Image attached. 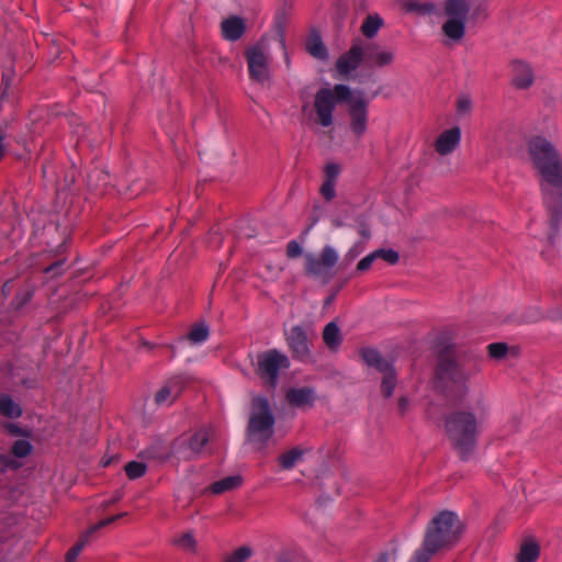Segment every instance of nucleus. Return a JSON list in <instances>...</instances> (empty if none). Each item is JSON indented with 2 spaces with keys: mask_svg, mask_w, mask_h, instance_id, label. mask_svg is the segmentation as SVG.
<instances>
[{
  "mask_svg": "<svg viewBox=\"0 0 562 562\" xmlns=\"http://www.w3.org/2000/svg\"><path fill=\"white\" fill-rule=\"evenodd\" d=\"M490 403L483 395L472 397L468 409L452 412L446 419V431L451 445L461 453L471 452L480 432V426L490 414Z\"/></svg>",
  "mask_w": 562,
  "mask_h": 562,
  "instance_id": "f257e3e1",
  "label": "nucleus"
},
{
  "mask_svg": "<svg viewBox=\"0 0 562 562\" xmlns=\"http://www.w3.org/2000/svg\"><path fill=\"white\" fill-rule=\"evenodd\" d=\"M464 528L454 512L441 510L428 522L423 544L415 552L430 561L436 553L451 550L460 541Z\"/></svg>",
  "mask_w": 562,
  "mask_h": 562,
  "instance_id": "f03ea898",
  "label": "nucleus"
},
{
  "mask_svg": "<svg viewBox=\"0 0 562 562\" xmlns=\"http://www.w3.org/2000/svg\"><path fill=\"white\" fill-rule=\"evenodd\" d=\"M445 18L441 30L453 43L463 40L467 26H473L487 18V7L483 0H445L441 8Z\"/></svg>",
  "mask_w": 562,
  "mask_h": 562,
  "instance_id": "7ed1b4c3",
  "label": "nucleus"
},
{
  "mask_svg": "<svg viewBox=\"0 0 562 562\" xmlns=\"http://www.w3.org/2000/svg\"><path fill=\"white\" fill-rule=\"evenodd\" d=\"M526 144L529 159L540 175L542 186L562 189V155L554 144L540 134L531 135Z\"/></svg>",
  "mask_w": 562,
  "mask_h": 562,
  "instance_id": "20e7f679",
  "label": "nucleus"
},
{
  "mask_svg": "<svg viewBox=\"0 0 562 562\" xmlns=\"http://www.w3.org/2000/svg\"><path fill=\"white\" fill-rule=\"evenodd\" d=\"M350 97V88L345 85H336L334 88H323L314 97L313 109L310 119L323 127H329L334 123V110L337 103L346 102Z\"/></svg>",
  "mask_w": 562,
  "mask_h": 562,
  "instance_id": "39448f33",
  "label": "nucleus"
},
{
  "mask_svg": "<svg viewBox=\"0 0 562 562\" xmlns=\"http://www.w3.org/2000/svg\"><path fill=\"white\" fill-rule=\"evenodd\" d=\"M249 78L259 85H269L272 77V56L265 41L249 46L245 52Z\"/></svg>",
  "mask_w": 562,
  "mask_h": 562,
  "instance_id": "423d86ee",
  "label": "nucleus"
},
{
  "mask_svg": "<svg viewBox=\"0 0 562 562\" xmlns=\"http://www.w3.org/2000/svg\"><path fill=\"white\" fill-rule=\"evenodd\" d=\"M274 418L266 398L252 401L248 423V437L251 441L263 442L272 436Z\"/></svg>",
  "mask_w": 562,
  "mask_h": 562,
  "instance_id": "0eeeda50",
  "label": "nucleus"
},
{
  "mask_svg": "<svg viewBox=\"0 0 562 562\" xmlns=\"http://www.w3.org/2000/svg\"><path fill=\"white\" fill-rule=\"evenodd\" d=\"M289 359L284 353L271 349L257 356L256 373L267 384L276 386L279 371L289 368Z\"/></svg>",
  "mask_w": 562,
  "mask_h": 562,
  "instance_id": "6e6552de",
  "label": "nucleus"
},
{
  "mask_svg": "<svg viewBox=\"0 0 562 562\" xmlns=\"http://www.w3.org/2000/svg\"><path fill=\"white\" fill-rule=\"evenodd\" d=\"M349 115V128L351 133L359 139L368 130V101L361 92L350 90V97L347 98Z\"/></svg>",
  "mask_w": 562,
  "mask_h": 562,
  "instance_id": "1a4fd4ad",
  "label": "nucleus"
},
{
  "mask_svg": "<svg viewBox=\"0 0 562 562\" xmlns=\"http://www.w3.org/2000/svg\"><path fill=\"white\" fill-rule=\"evenodd\" d=\"M338 252L334 247L325 246L318 256L313 254H307L305 256V270L308 274L316 278L328 279L330 277L331 269L338 261Z\"/></svg>",
  "mask_w": 562,
  "mask_h": 562,
  "instance_id": "9d476101",
  "label": "nucleus"
},
{
  "mask_svg": "<svg viewBox=\"0 0 562 562\" xmlns=\"http://www.w3.org/2000/svg\"><path fill=\"white\" fill-rule=\"evenodd\" d=\"M209 430L200 429L192 436H182L172 445V453L198 454L202 452L203 446L209 441Z\"/></svg>",
  "mask_w": 562,
  "mask_h": 562,
  "instance_id": "9b49d317",
  "label": "nucleus"
},
{
  "mask_svg": "<svg viewBox=\"0 0 562 562\" xmlns=\"http://www.w3.org/2000/svg\"><path fill=\"white\" fill-rule=\"evenodd\" d=\"M364 58V46L357 42L337 59L336 69L340 75L347 76L355 71Z\"/></svg>",
  "mask_w": 562,
  "mask_h": 562,
  "instance_id": "f8f14e48",
  "label": "nucleus"
},
{
  "mask_svg": "<svg viewBox=\"0 0 562 562\" xmlns=\"http://www.w3.org/2000/svg\"><path fill=\"white\" fill-rule=\"evenodd\" d=\"M285 340L293 356L306 359L310 355L308 336L301 326H293L285 333Z\"/></svg>",
  "mask_w": 562,
  "mask_h": 562,
  "instance_id": "ddd939ff",
  "label": "nucleus"
},
{
  "mask_svg": "<svg viewBox=\"0 0 562 562\" xmlns=\"http://www.w3.org/2000/svg\"><path fill=\"white\" fill-rule=\"evenodd\" d=\"M535 82L532 67L524 60H514L510 64V83L518 90H527Z\"/></svg>",
  "mask_w": 562,
  "mask_h": 562,
  "instance_id": "4468645a",
  "label": "nucleus"
},
{
  "mask_svg": "<svg viewBox=\"0 0 562 562\" xmlns=\"http://www.w3.org/2000/svg\"><path fill=\"white\" fill-rule=\"evenodd\" d=\"M461 130L458 126L442 131L434 143L435 151L446 157L451 155L460 145Z\"/></svg>",
  "mask_w": 562,
  "mask_h": 562,
  "instance_id": "2eb2a0df",
  "label": "nucleus"
},
{
  "mask_svg": "<svg viewBox=\"0 0 562 562\" xmlns=\"http://www.w3.org/2000/svg\"><path fill=\"white\" fill-rule=\"evenodd\" d=\"M366 59L374 67H384L393 64L395 52L391 48L370 43L364 46Z\"/></svg>",
  "mask_w": 562,
  "mask_h": 562,
  "instance_id": "dca6fc26",
  "label": "nucleus"
},
{
  "mask_svg": "<svg viewBox=\"0 0 562 562\" xmlns=\"http://www.w3.org/2000/svg\"><path fill=\"white\" fill-rule=\"evenodd\" d=\"M126 514L123 513L120 515H115V516L105 518V519L99 521L98 524L93 525L92 527H90L85 533H82L79 541L68 550V552L66 553V562H75L76 561L77 557L79 555V553L81 552L83 547L88 543L91 535H93L99 529H101L105 526H109L110 524L114 522L116 519H119L120 517H123Z\"/></svg>",
  "mask_w": 562,
  "mask_h": 562,
  "instance_id": "f3484780",
  "label": "nucleus"
},
{
  "mask_svg": "<svg viewBox=\"0 0 562 562\" xmlns=\"http://www.w3.org/2000/svg\"><path fill=\"white\" fill-rule=\"evenodd\" d=\"M183 390V379L180 376L170 379L167 383L156 393L155 402L161 406L171 405Z\"/></svg>",
  "mask_w": 562,
  "mask_h": 562,
  "instance_id": "a211bd4d",
  "label": "nucleus"
},
{
  "mask_svg": "<svg viewBox=\"0 0 562 562\" xmlns=\"http://www.w3.org/2000/svg\"><path fill=\"white\" fill-rule=\"evenodd\" d=\"M288 402L299 408H306L313 406L316 394L313 387H292L286 392Z\"/></svg>",
  "mask_w": 562,
  "mask_h": 562,
  "instance_id": "6ab92c4d",
  "label": "nucleus"
},
{
  "mask_svg": "<svg viewBox=\"0 0 562 562\" xmlns=\"http://www.w3.org/2000/svg\"><path fill=\"white\" fill-rule=\"evenodd\" d=\"M243 483V475L240 473H235L233 475H228L218 481H215L207 487V491L213 495H221L239 488Z\"/></svg>",
  "mask_w": 562,
  "mask_h": 562,
  "instance_id": "aec40b11",
  "label": "nucleus"
},
{
  "mask_svg": "<svg viewBox=\"0 0 562 562\" xmlns=\"http://www.w3.org/2000/svg\"><path fill=\"white\" fill-rule=\"evenodd\" d=\"M402 8L406 13L416 14L418 16H428L437 12V4L429 0H404Z\"/></svg>",
  "mask_w": 562,
  "mask_h": 562,
  "instance_id": "412c9836",
  "label": "nucleus"
},
{
  "mask_svg": "<svg viewBox=\"0 0 562 562\" xmlns=\"http://www.w3.org/2000/svg\"><path fill=\"white\" fill-rule=\"evenodd\" d=\"M305 48L314 58L325 60L328 57L327 48L316 30H312L308 33L305 42Z\"/></svg>",
  "mask_w": 562,
  "mask_h": 562,
  "instance_id": "4be33fe9",
  "label": "nucleus"
},
{
  "mask_svg": "<svg viewBox=\"0 0 562 562\" xmlns=\"http://www.w3.org/2000/svg\"><path fill=\"white\" fill-rule=\"evenodd\" d=\"M223 36L228 41H237L245 32L243 19L231 16L222 22L221 25Z\"/></svg>",
  "mask_w": 562,
  "mask_h": 562,
  "instance_id": "5701e85b",
  "label": "nucleus"
},
{
  "mask_svg": "<svg viewBox=\"0 0 562 562\" xmlns=\"http://www.w3.org/2000/svg\"><path fill=\"white\" fill-rule=\"evenodd\" d=\"M540 555V546L535 539H527L520 544L517 562H536Z\"/></svg>",
  "mask_w": 562,
  "mask_h": 562,
  "instance_id": "b1692460",
  "label": "nucleus"
},
{
  "mask_svg": "<svg viewBox=\"0 0 562 562\" xmlns=\"http://www.w3.org/2000/svg\"><path fill=\"white\" fill-rule=\"evenodd\" d=\"M22 407L10 395L0 396V414L7 418L16 419L22 415Z\"/></svg>",
  "mask_w": 562,
  "mask_h": 562,
  "instance_id": "393cba45",
  "label": "nucleus"
},
{
  "mask_svg": "<svg viewBox=\"0 0 562 562\" xmlns=\"http://www.w3.org/2000/svg\"><path fill=\"white\" fill-rule=\"evenodd\" d=\"M323 339L329 349L336 350L341 344L340 329L335 322L328 323L323 331Z\"/></svg>",
  "mask_w": 562,
  "mask_h": 562,
  "instance_id": "a878e982",
  "label": "nucleus"
},
{
  "mask_svg": "<svg viewBox=\"0 0 562 562\" xmlns=\"http://www.w3.org/2000/svg\"><path fill=\"white\" fill-rule=\"evenodd\" d=\"M383 25V19L378 15V14H369L362 25H361V33L368 37V38H372L374 37L379 30L382 27Z\"/></svg>",
  "mask_w": 562,
  "mask_h": 562,
  "instance_id": "bb28decb",
  "label": "nucleus"
},
{
  "mask_svg": "<svg viewBox=\"0 0 562 562\" xmlns=\"http://www.w3.org/2000/svg\"><path fill=\"white\" fill-rule=\"evenodd\" d=\"M362 359L368 366L375 367L380 372L387 371V368L391 366V363L381 359L379 352L374 349H364L362 351Z\"/></svg>",
  "mask_w": 562,
  "mask_h": 562,
  "instance_id": "cd10ccee",
  "label": "nucleus"
},
{
  "mask_svg": "<svg viewBox=\"0 0 562 562\" xmlns=\"http://www.w3.org/2000/svg\"><path fill=\"white\" fill-rule=\"evenodd\" d=\"M173 543L180 548L182 551L189 553H196L198 542L194 538L193 532L188 531L177 536L173 539Z\"/></svg>",
  "mask_w": 562,
  "mask_h": 562,
  "instance_id": "c85d7f7f",
  "label": "nucleus"
},
{
  "mask_svg": "<svg viewBox=\"0 0 562 562\" xmlns=\"http://www.w3.org/2000/svg\"><path fill=\"white\" fill-rule=\"evenodd\" d=\"M209 327L204 323L195 324L187 335V339L193 344L199 345L204 342L209 337Z\"/></svg>",
  "mask_w": 562,
  "mask_h": 562,
  "instance_id": "c756f323",
  "label": "nucleus"
},
{
  "mask_svg": "<svg viewBox=\"0 0 562 562\" xmlns=\"http://www.w3.org/2000/svg\"><path fill=\"white\" fill-rule=\"evenodd\" d=\"M124 470L130 480H136L146 473L147 464L142 461L132 460L125 464Z\"/></svg>",
  "mask_w": 562,
  "mask_h": 562,
  "instance_id": "7c9ffc66",
  "label": "nucleus"
},
{
  "mask_svg": "<svg viewBox=\"0 0 562 562\" xmlns=\"http://www.w3.org/2000/svg\"><path fill=\"white\" fill-rule=\"evenodd\" d=\"M383 373L382 380V393L389 397L393 394L395 385H396V376L392 366L387 368V371H381Z\"/></svg>",
  "mask_w": 562,
  "mask_h": 562,
  "instance_id": "2f4dec72",
  "label": "nucleus"
},
{
  "mask_svg": "<svg viewBox=\"0 0 562 562\" xmlns=\"http://www.w3.org/2000/svg\"><path fill=\"white\" fill-rule=\"evenodd\" d=\"M252 554L249 547L243 546L226 554L223 562H246Z\"/></svg>",
  "mask_w": 562,
  "mask_h": 562,
  "instance_id": "473e14b6",
  "label": "nucleus"
},
{
  "mask_svg": "<svg viewBox=\"0 0 562 562\" xmlns=\"http://www.w3.org/2000/svg\"><path fill=\"white\" fill-rule=\"evenodd\" d=\"M32 452V445L29 438L23 437L16 440L12 446L13 457H27Z\"/></svg>",
  "mask_w": 562,
  "mask_h": 562,
  "instance_id": "72a5a7b5",
  "label": "nucleus"
},
{
  "mask_svg": "<svg viewBox=\"0 0 562 562\" xmlns=\"http://www.w3.org/2000/svg\"><path fill=\"white\" fill-rule=\"evenodd\" d=\"M487 351L491 358L499 360L506 356L508 347L504 342H494L487 346Z\"/></svg>",
  "mask_w": 562,
  "mask_h": 562,
  "instance_id": "f704fd0d",
  "label": "nucleus"
},
{
  "mask_svg": "<svg viewBox=\"0 0 562 562\" xmlns=\"http://www.w3.org/2000/svg\"><path fill=\"white\" fill-rule=\"evenodd\" d=\"M341 171L340 165L328 162L324 168V180L336 182Z\"/></svg>",
  "mask_w": 562,
  "mask_h": 562,
  "instance_id": "c9c22d12",
  "label": "nucleus"
},
{
  "mask_svg": "<svg viewBox=\"0 0 562 562\" xmlns=\"http://www.w3.org/2000/svg\"><path fill=\"white\" fill-rule=\"evenodd\" d=\"M108 178H109V175L102 170H100V171L94 170L91 173H89V176H88L89 182L95 187L106 186Z\"/></svg>",
  "mask_w": 562,
  "mask_h": 562,
  "instance_id": "e433bc0d",
  "label": "nucleus"
},
{
  "mask_svg": "<svg viewBox=\"0 0 562 562\" xmlns=\"http://www.w3.org/2000/svg\"><path fill=\"white\" fill-rule=\"evenodd\" d=\"M472 110V100L468 95H461L457 101V113L459 115H467Z\"/></svg>",
  "mask_w": 562,
  "mask_h": 562,
  "instance_id": "4c0bfd02",
  "label": "nucleus"
},
{
  "mask_svg": "<svg viewBox=\"0 0 562 562\" xmlns=\"http://www.w3.org/2000/svg\"><path fill=\"white\" fill-rule=\"evenodd\" d=\"M375 255L378 259H383L391 265L398 261V254L392 249H378L375 250Z\"/></svg>",
  "mask_w": 562,
  "mask_h": 562,
  "instance_id": "58836bf2",
  "label": "nucleus"
},
{
  "mask_svg": "<svg viewBox=\"0 0 562 562\" xmlns=\"http://www.w3.org/2000/svg\"><path fill=\"white\" fill-rule=\"evenodd\" d=\"M364 243L358 241L353 244L348 251L345 255V261L352 262L363 250H364Z\"/></svg>",
  "mask_w": 562,
  "mask_h": 562,
  "instance_id": "ea45409f",
  "label": "nucleus"
},
{
  "mask_svg": "<svg viewBox=\"0 0 562 562\" xmlns=\"http://www.w3.org/2000/svg\"><path fill=\"white\" fill-rule=\"evenodd\" d=\"M3 427L5 428L7 431H9L11 435H14V436H20V437H26V438H30L31 437V430L29 429H25V428H21L19 425L16 424H13V423H5L3 425Z\"/></svg>",
  "mask_w": 562,
  "mask_h": 562,
  "instance_id": "a19ab883",
  "label": "nucleus"
},
{
  "mask_svg": "<svg viewBox=\"0 0 562 562\" xmlns=\"http://www.w3.org/2000/svg\"><path fill=\"white\" fill-rule=\"evenodd\" d=\"M335 186H336V182L324 180V182L321 187V194L327 201H330L331 199L335 198V195H336Z\"/></svg>",
  "mask_w": 562,
  "mask_h": 562,
  "instance_id": "79ce46f5",
  "label": "nucleus"
},
{
  "mask_svg": "<svg viewBox=\"0 0 562 562\" xmlns=\"http://www.w3.org/2000/svg\"><path fill=\"white\" fill-rule=\"evenodd\" d=\"M480 368H475L473 371H468L463 368L453 367L452 379L454 381H462L469 379L473 373L479 372Z\"/></svg>",
  "mask_w": 562,
  "mask_h": 562,
  "instance_id": "37998d69",
  "label": "nucleus"
},
{
  "mask_svg": "<svg viewBox=\"0 0 562 562\" xmlns=\"http://www.w3.org/2000/svg\"><path fill=\"white\" fill-rule=\"evenodd\" d=\"M378 259L375 251L363 257L357 265V270L360 272L367 271L371 268L372 263Z\"/></svg>",
  "mask_w": 562,
  "mask_h": 562,
  "instance_id": "c03bdc74",
  "label": "nucleus"
},
{
  "mask_svg": "<svg viewBox=\"0 0 562 562\" xmlns=\"http://www.w3.org/2000/svg\"><path fill=\"white\" fill-rule=\"evenodd\" d=\"M314 451H313V449L311 447L297 446V447H294L291 450H289L282 457H293V458H296V457H303L305 454H311Z\"/></svg>",
  "mask_w": 562,
  "mask_h": 562,
  "instance_id": "a18cd8bd",
  "label": "nucleus"
},
{
  "mask_svg": "<svg viewBox=\"0 0 562 562\" xmlns=\"http://www.w3.org/2000/svg\"><path fill=\"white\" fill-rule=\"evenodd\" d=\"M303 249L296 240H291L286 246V256L289 258H297L302 255Z\"/></svg>",
  "mask_w": 562,
  "mask_h": 562,
  "instance_id": "49530a36",
  "label": "nucleus"
},
{
  "mask_svg": "<svg viewBox=\"0 0 562 562\" xmlns=\"http://www.w3.org/2000/svg\"><path fill=\"white\" fill-rule=\"evenodd\" d=\"M296 459H280L278 468L280 470H290L295 467Z\"/></svg>",
  "mask_w": 562,
  "mask_h": 562,
  "instance_id": "de8ad7c7",
  "label": "nucleus"
},
{
  "mask_svg": "<svg viewBox=\"0 0 562 562\" xmlns=\"http://www.w3.org/2000/svg\"><path fill=\"white\" fill-rule=\"evenodd\" d=\"M395 560H396L395 552H392V553L384 552L378 557L375 562H395Z\"/></svg>",
  "mask_w": 562,
  "mask_h": 562,
  "instance_id": "09e8293b",
  "label": "nucleus"
},
{
  "mask_svg": "<svg viewBox=\"0 0 562 562\" xmlns=\"http://www.w3.org/2000/svg\"><path fill=\"white\" fill-rule=\"evenodd\" d=\"M123 497V492L122 491H116L113 496L106 502V506L109 505H113L117 502H120Z\"/></svg>",
  "mask_w": 562,
  "mask_h": 562,
  "instance_id": "8fccbe9b",
  "label": "nucleus"
},
{
  "mask_svg": "<svg viewBox=\"0 0 562 562\" xmlns=\"http://www.w3.org/2000/svg\"><path fill=\"white\" fill-rule=\"evenodd\" d=\"M409 562H429V561L426 560V558H424L423 555H419L415 552Z\"/></svg>",
  "mask_w": 562,
  "mask_h": 562,
  "instance_id": "3c124183",
  "label": "nucleus"
},
{
  "mask_svg": "<svg viewBox=\"0 0 562 562\" xmlns=\"http://www.w3.org/2000/svg\"><path fill=\"white\" fill-rule=\"evenodd\" d=\"M280 43H281V46H282L283 50H285V49H286V47H285V41H284V38H283V37H281ZM284 55H285V61H286V64H289L290 59H289V55H288V53H286V52H284Z\"/></svg>",
  "mask_w": 562,
  "mask_h": 562,
  "instance_id": "603ef678",
  "label": "nucleus"
},
{
  "mask_svg": "<svg viewBox=\"0 0 562 562\" xmlns=\"http://www.w3.org/2000/svg\"><path fill=\"white\" fill-rule=\"evenodd\" d=\"M360 234H361L364 238H369V232H368V229H367V228H362V229L360 231Z\"/></svg>",
  "mask_w": 562,
  "mask_h": 562,
  "instance_id": "864d4df0",
  "label": "nucleus"
},
{
  "mask_svg": "<svg viewBox=\"0 0 562 562\" xmlns=\"http://www.w3.org/2000/svg\"><path fill=\"white\" fill-rule=\"evenodd\" d=\"M110 462H111V460H110V459L105 460V461L103 462L102 467H103V468L108 467V465L110 464Z\"/></svg>",
  "mask_w": 562,
  "mask_h": 562,
  "instance_id": "5fc2aeb1",
  "label": "nucleus"
},
{
  "mask_svg": "<svg viewBox=\"0 0 562 562\" xmlns=\"http://www.w3.org/2000/svg\"><path fill=\"white\" fill-rule=\"evenodd\" d=\"M276 562H289L285 558H278Z\"/></svg>",
  "mask_w": 562,
  "mask_h": 562,
  "instance_id": "6e6d98bb",
  "label": "nucleus"
},
{
  "mask_svg": "<svg viewBox=\"0 0 562 562\" xmlns=\"http://www.w3.org/2000/svg\"><path fill=\"white\" fill-rule=\"evenodd\" d=\"M303 111H304V113H307V105L303 106Z\"/></svg>",
  "mask_w": 562,
  "mask_h": 562,
  "instance_id": "4d7b16f0",
  "label": "nucleus"
}]
</instances>
